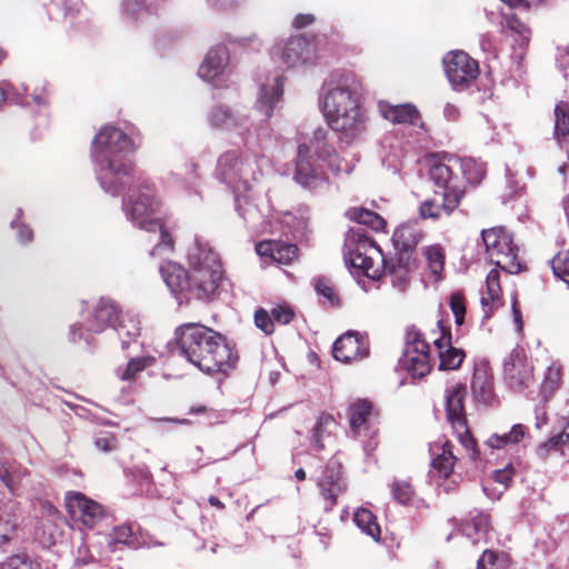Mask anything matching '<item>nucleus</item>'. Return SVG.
Listing matches in <instances>:
<instances>
[{"label":"nucleus","instance_id":"1","mask_svg":"<svg viewBox=\"0 0 569 569\" xmlns=\"http://www.w3.org/2000/svg\"><path fill=\"white\" fill-rule=\"evenodd\" d=\"M361 82L352 73H343L328 81L320 99L323 116L330 128L347 139H355L366 130L367 116L361 108Z\"/></svg>","mask_w":569,"mask_h":569},{"label":"nucleus","instance_id":"2","mask_svg":"<svg viewBox=\"0 0 569 569\" xmlns=\"http://www.w3.org/2000/svg\"><path fill=\"white\" fill-rule=\"evenodd\" d=\"M136 149L133 139L116 127L104 126L98 131L92 140L91 156L104 192L116 196L127 184L131 172L129 156Z\"/></svg>","mask_w":569,"mask_h":569},{"label":"nucleus","instance_id":"3","mask_svg":"<svg viewBox=\"0 0 569 569\" xmlns=\"http://www.w3.org/2000/svg\"><path fill=\"white\" fill-rule=\"evenodd\" d=\"M176 340L181 355L206 373L226 371L234 363L231 348L210 328L199 323H184L177 328Z\"/></svg>","mask_w":569,"mask_h":569},{"label":"nucleus","instance_id":"4","mask_svg":"<svg viewBox=\"0 0 569 569\" xmlns=\"http://www.w3.org/2000/svg\"><path fill=\"white\" fill-rule=\"evenodd\" d=\"M345 260L347 266L373 280L379 279L382 273L389 274L392 286L399 291H405L409 286V258L400 256L396 260L387 261L380 248L357 230H350L347 234Z\"/></svg>","mask_w":569,"mask_h":569},{"label":"nucleus","instance_id":"5","mask_svg":"<svg viewBox=\"0 0 569 569\" xmlns=\"http://www.w3.org/2000/svg\"><path fill=\"white\" fill-rule=\"evenodd\" d=\"M260 161L266 159L244 158L229 150L219 157L216 169L217 179L233 192L239 214L252 227H258L260 216L257 207L247 201V197L253 189V182L262 176Z\"/></svg>","mask_w":569,"mask_h":569},{"label":"nucleus","instance_id":"6","mask_svg":"<svg viewBox=\"0 0 569 569\" xmlns=\"http://www.w3.org/2000/svg\"><path fill=\"white\" fill-rule=\"evenodd\" d=\"M327 134L326 129L318 128L308 142L298 147L295 180L305 188L317 189L327 181L323 164L335 174L351 170L349 163L328 143Z\"/></svg>","mask_w":569,"mask_h":569},{"label":"nucleus","instance_id":"7","mask_svg":"<svg viewBox=\"0 0 569 569\" xmlns=\"http://www.w3.org/2000/svg\"><path fill=\"white\" fill-rule=\"evenodd\" d=\"M161 201L153 188L147 183L132 190L123 201V212L127 219L137 228L153 233L159 243L151 251L152 256L162 254L173 247L171 236L163 229L159 211Z\"/></svg>","mask_w":569,"mask_h":569},{"label":"nucleus","instance_id":"8","mask_svg":"<svg viewBox=\"0 0 569 569\" xmlns=\"http://www.w3.org/2000/svg\"><path fill=\"white\" fill-rule=\"evenodd\" d=\"M191 298L207 300L214 296L223 277L221 261L209 244L199 238L188 251Z\"/></svg>","mask_w":569,"mask_h":569},{"label":"nucleus","instance_id":"9","mask_svg":"<svg viewBox=\"0 0 569 569\" xmlns=\"http://www.w3.org/2000/svg\"><path fill=\"white\" fill-rule=\"evenodd\" d=\"M426 166L429 181L432 183L435 191L457 197L460 200L463 198L465 186L458 174V157L449 153L432 154L427 158Z\"/></svg>","mask_w":569,"mask_h":569},{"label":"nucleus","instance_id":"10","mask_svg":"<svg viewBox=\"0 0 569 569\" xmlns=\"http://www.w3.org/2000/svg\"><path fill=\"white\" fill-rule=\"evenodd\" d=\"M482 240L490 260L508 273H518L522 269L518 247L512 236L503 228L482 231Z\"/></svg>","mask_w":569,"mask_h":569},{"label":"nucleus","instance_id":"11","mask_svg":"<svg viewBox=\"0 0 569 569\" xmlns=\"http://www.w3.org/2000/svg\"><path fill=\"white\" fill-rule=\"evenodd\" d=\"M466 397V387L461 383L450 386L446 391V412L447 420L451 425L460 443L469 452L471 459H477L478 450L476 440L471 437L467 427L463 399Z\"/></svg>","mask_w":569,"mask_h":569},{"label":"nucleus","instance_id":"12","mask_svg":"<svg viewBox=\"0 0 569 569\" xmlns=\"http://www.w3.org/2000/svg\"><path fill=\"white\" fill-rule=\"evenodd\" d=\"M271 56L288 70L311 66L318 60L313 46L300 36L278 42L272 48Z\"/></svg>","mask_w":569,"mask_h":569},{"label":"nucleus","instance_id":"13","mask_svg":"<svg viewBox=\"0 0 569 569\" xmlns=\"http://www.w3.org/2000/svg\"><path fill=\"white\" fill-rule=\"evenodd\" d=\"M446 76L456 90L469 87L479 76V64L467 52L452 50L442 58Z\"/></svg>","mask_w":569,"mask_h":569},{"label":"nucleus","instance_id":"14","mask_svg":"<svg viewBox=\"0 0 569 569\" xmlns=\"http://www.w3.org/2000/svg\"><path fill=\"white\" fill-rule=\"evenodd\" d=\"M207 122L212 129L237 133L246 142L250 139V118L240 110L224 104H216L208 111Z\"/></svg>","mask_w":569,"mask_h":569},{"label":"nucleus","instance_id":"15","mask_svg":"<svg viewBox=\"0 0 569 569\" xmlns=\"http://www.w3.org/2000/svg\"><path fill=\"white\" fill-rule=\"evenodd\" d=\"M505 379L509 387L522 392L533 383V366L521 350H513L503 365Z\"/></svg>","mask_w":569,"mask_h":569},{"label":"nucleus","instance_id":"16","mask_svg":"<svg viewBox=\"0 0 569 569\" xmlns=\"http://www.w3.org/2000/svg\"><path fill=\"white\" fill-rule=\"evenodd\" d=\"M230 53L224 44L211 47L199 66L198 76L213 86L222 82L228 73Z\"/></svg>","mask_w":569,"mask_h":569},{"label":"nucleus","instance_id":"17","mask_svg":"<svg viewBox=\"0 0 569 569\" xmlns=\"http://www.w3.org/2000/svg\"><path fill=\"white\" fill-rule=\"evenodd\" d=\"M66 506L71 518L86 528H93L103 517L101 505L80 492H69Z\"/></svg>","mask_w":569,"mask_h":569},{"label":"nucleus","instance_id":"18","mask_svg":"<svg viewBox=\"0 0 569 569\" xmlns=\"http://www.w3.org/2000/svg\"><path fill=\"white\" fill-rule=\"evenodd\" d=\"M350 430L357 439H371L378 432L377 415L370 402L357 400L349 407Z\"/></svg>","mask_w":569,"mask_h":569},{"label":"nucleus","instance_id":"19","mask_svg":"<svg viewBox=\"0 0 569 569\" xmlns=\"http://www.w3.org/2000/svg\"><path fill=\"white\" fill-rule=\"evenodd\" d=\"M429 346L419 338L408 342L400 360L401 367L412 377L422 378L430 372Z\"/></svg>","mask_w":569,"mask_h":569},{"label":"nucleus","instance_id":"20","mask_svg":"<svg viewBox=\"0 0 569 569\" xmlns=\"http://www.w3.org/2000/svg\"><path fill=\"white\" fill-rule=\"evenodd\" d=\"M431 451L436 455V458L432 459V468L438 472L439 478L443 480L442 483L438 481V485L442 486L445 491L452 490L460 479L459 476L452 473L456 461L452 445L449 441H445L441 445L435 443L431 447Z\"/></svg>","mask_w":569,"mask_h":569},{"label":"nucleus","instance_id":"21","mask_svg":"<svg viewBox=\"0 0 569 569\" xmlns=\"http://www.w3.org/2000/svg\"><path fill=\"white\" fill-rule=\"evenodd\" d=\"M284 77L274 74L260 87L254 108L267 119L271 118L283 94Z\"/></svg>","mask_w":569,"mask_h":569},{"label":"nucleus","instance_id":"22","mask_svg":"<svg viewBox=\"0 0 569 569\" xmlns=\"http://www.w3.org/2000/svg\"><path fill=\"white\" fill-rule=\"evenodd\" d=\"M332 352L336 360L348 363L366 358L369 347L360 333L347 332L336 340Z\"/></svg>","mask_w":569,"mask_h":569},{"label":"nucleus","instance_id":"23","mask_svg":"<svg viewBox=\"0 0 569 569\" xmlns=\"http://www.w3.org/2000/svg\"><path fill=\"white\" fill-rule=\"evenodd\" d=\"M471 391L477 402L487 405L493 400V376L487 360L476 362L471 379Z\"/></svg>","mask_w":569,"mask_h":569},{"label":"nucleus","instance_id":"24","mask_svg":"<svg viewBox=\"0 0 569 569\" xmlns=\"http://www.w3.org/2000/svg\"><path fill=\"white\" fill-rule=\"evenodd\" d=\"M460 199L435 191L432 198L426 199L419 207V214L422 219L439 220L449 217L459 206Z\"/></svg>","mask_w":569,"mask_h":569},{"label":"nucleus","instance_id":"25","mask_svg":"<svg viewBox=\"0 0 569 569\" xmlns=\"http://www.w3.org/2000/svg\"><path fill=\"white\" fill-rule=\"evenodd\" d=\"M160 273L173 295H181L187 299L191 298L188 295L190 272L188 273L182 266L177 262L164 261L160 264Z\"/></svg>","mask_w":569,"mask_h":569},{"label":"nucleus","instance_id":"26","mask_svg":"<svg viewBox=\"0 0 569 569\" xmlns=\"http://www.w3.org/2000/svg\"><path fill=\"white\" fill-rule=\"evenodd\" d=\"M378 109L379 113L390 122L412 126L422 124L418 109L411 103L391 104L386 101H379Z\"/></svg>","mask_w":569,"mask_h":569},{"label":"nucleus","instance_id":"27","mask_svg":"<svg viewBox=\"0 0 569 569\" xmlns=\"http://www.w3.org/2000/svg\"><path fill=\"white\" fill-rule=\"evenodd\" d=\"M318 487L322 498L328 502L326 508L331 509L345 489L340 467L336 465L328 466L318 480Z\"/></svg>","mask_w":569,"mask_h":569},{"label":"nucleus","instance_id":"28","mask_svg":"<svg viewBox=\"0 0 569 569\" xmlns=\"http://www.w3.org/2000/svg\"><path fill=\"white\" fill-rule=\"evenodd\" d=\"M256 252L261 258L270 259L279 264H290L297 258V247L280 241H261L256 244Z\"/></svg>","mask_w":569,"mask_h":569},{"label":"nucleus","instance_id":"29","mask_svg":"<svg viewBox=\"0 0 569 569\" xmlns=\"http://www.w3.org/2000/svg\"><path fill=\"white\" fill-rule=\"evenodd\" d=\"M483 318H489L501 303L500 273L497 269L489 271L486 278V289L481 292Z\"/></svg>","mask_w":569,"mask_h":569},{"label":"nucleus","instance_id":"30","mask_svg":"<svg viewBox=\"0 0 569 569\" xmlns=\"http://www.w3.org/2000/svg\"><path fill=\"white\" fill-rule=\"evenodd\" d=\"M461 533L471 540L473 545L487 542L489 535V518L486 513L473 510L468 519L461 525Z\"/></svg>","mask_w":569,"mask_h":569},{"label":"nucleus","instance_id":"31","mask_svg":"<svg viewBox=\"0 0 569 569\" xmlns=\"http://www.w3.org/2000/svg\"><path fill=\"white\" fill-rule=\"evenodd\" d=\"M120 319L118 307L110 299H100L93 309L92 319L89 322V330L100 332L108 326H112Z\"/></svg>","mask_w":569,"mask_h":569},{"label":"nucleus","instance_id":"32","mask_svg":"<svg viewBox=\"0 0 569 569\" xmlns=\"http://www.w3.org/2000/svg\"><path fill=\"white\" fill-rule=\"evenodd\" d=\"M551 452L559 453L566 460L569 459V420L560 432L553 435L537 448V455L542 459Z\"/></svg>","mask_w":569,"mask_h":569},{"label":"nucleus","instance_id":"33","mask_svg":"<svg viewBox=\"0 0 569 569\" xmlns=\"http://www.w3.org/2000/svg\"><path fill=\"white\" fill-rule=\"evenodd\" d=\"M114 328L121 340L122 349L129 348L130 345L136 348L140 347V343L137 341V338L140 336V321L136 316L130 313L122 315Z\"/></svg>","mask_w":569,"mask_h":569},{"label":"nucleus","instance_id":"34","mask_svg":"<svg viewBox=\"0 0 569 569\" xmlns=\"http://www.w3.org/2000/svg\"><path fill=\"white\" fill-rule=\"evenodd\" d=\"M440 359V369L453 370L460 367L465 359V352L451 346L450 336L441 337L436 341Z\"/></svg>","mask_w":569,"mask_h":569},{"label":"nucleus","instance_id":"35","mask_svg":"<svg viewBox=\"0 0 569 569\" xmlns=\"http://www.w3.org/2000/svg\"><path fill=\"white\" fill-rule=\"evenodd\" d=\"M421 239L422 230L417 222L403 223L392 234L395 246L405 251L416 248Z\"/></svg>","mask_w":569,"mask_h":569},{"label":"nucleus","instance_id":"36","mask_svg":"<svg viewBox=\"0 0 569 569\" xmlns=\"http://www.w3.org/2000/svg\"><path fill=\"white\" fill-rule=\"evenodd\" d=\"M562 382V366L558 361H552L543 371L540 382V395L545 400L550 399L559 389Z\"/></svg>","mask_w":569,"mask_h":569},{"label":"nucleus","instance_id":"37","mask_svg":"<svg viewBox=\"0 0 569 569\" xmlns=\"http://www.w3.org/2000/svg\"><path fill=\"white\" fill-rule=\"evenodd\" d=\"M353 521L357 527L375 541L380 539V527L376 521L373 513L366 508H359L353 515Z\"/></svg>","mask_w":569,"mask_h":569},{"label":"nucleus","instance_id":"38","mask_svg":"<svg viewBox=\"0 0 569 569\" xmlns=\"http://www.w3.org/2000/svg\"><path fill=\"white\" fill-rule=\"evenodd\" d=\"M526 435V428L522 425H515L510 432L503 435H491L486 445L492 449H502L508 445L520 442Z\"/></svg>","mask_w":569,"mask_h":569},{"label":"nucleus","instance_id":"39","mask_svg":"<svg viewBox=\"0 0 569 569\" xmlns=\"http://www.w3.org/2000/svg\"><path fill=\"white\" fill-rule=\"evenodd\" d=\"M14 505L0 506V545L8 542L17 530Z\"/></svg>","mask_w":569,"mask_h":569},{"label":"nucleus","instance_id":"40","mask_svg":"<svg viewBox=\"0 0 569 569\" xmlns=\"http://www.w3.org/2000/svg\"><path fill=\"white\" fill-rule=\"evenodd\" d=\"M485 164L472 158H459L458 174L461 173L469 184H478L485 176Z\"/></svg>","mask_w":569,"mask_h":569},{"label":"nucleus","instance_id":"41","mask_svg":"<svg viewBox=\"0 0 569 569\" xmlns=\"http://www.w3.org/2000/svg\"><path fill=\"white\" fill-rule=\"evenodd\" d=\"M347 216L350 220H353L360 224L369 226L376 231L383 230L386 221L379 214L363 208H351L347 211Z\"/></svg>","mask_w":569,"mask_h":569},{"label":"nucleus","instance_id":"42","mask_svg":"<svg viewBox=\"0 0 569 569\" xmlns=\"http://www.w3.org/2000/svg\"><path fill=\"white\" fill-rule=\"evenodd\" d=\"M555 133L559 143L565 144L569 140V103L559 102L555 108Z\"/></svg>","mask_w":569,"mask_h":569},{"label":"nucleus","instance_id":"43","mask_svg":"<svg viewBox=\"0 0 569 569\" xmlns=\"http://www.w3.org/2000/svg\"><path fill=\"white\" fill-rule=\"evenodd\" d=\"M28 477V472L20 468L0 469V482L8 489L11 495H18L19 489Z\"/></svg>","mask_w":569,"mask_h":569},{"label":"nucleus","instance_id":"44","mask_svg":"<svg viewBox=\"0 0 569 569\" xmlns=\"http://www.w3.org/2000/svg\"><path fill=\"white\" fill-rule=\"evenodd\" d=\"M509 559L505 553H496L493 551H483L478 560V569H508Z\"/></svg>","mask_w":569,"mask_h":569},{"label":"nucleus","instance_id":"45","mask_svg":"<svg viewBox=\"0 0 569 569\" xmlns=\"http://www.w3.org/2000/svg\"><path fill=\"white\" fill-rule=\"evenodd\" d=\"M425 256L427 259L428 267L432 274L439 277L445 266L443 249L438 244L427 247L425 249Z\"/></svg>","mask_w":569,"mask_h":569},{"label":"nucleus","instance_id":"46","mask_svg":"<svg viewBox=\"0 0 569 569\" xmlns=\"http://www.w3.org/2000/svg\"><path fill=\"white\" fill-rule=\"evenodd\" d=\"M392 496L395 500L402 505H416L417 497L413 488L407 481H395L392 483Z\"/></svg>","mask_w":569,"mask_h":569},{"label":"nucleus","instance_id":"47","mask_svg":"<svg viewBox=\"0 0 569 569\" xmlns=\"http://www.w3.org/2000/svg\"><path fill=\"white\" fill-rule=\"evenodd\" d=\"M555 276L565 283H569V250L557 253L551 260Z\"/></svg>","mask_w":569,"mask_h":569},{"label":"nucleus","instance_id":"48","mask_svg":"<svg viewBox=\"0 0 569 569\" xmlns=\"http://www.w3.org/2000/svg\"><path fill=\"white\" fill-rule=\"evenodd\" d=\"M154 359L152 357H138L132 358L128 362L124 370L119 372V377L121 380H130L134 378L136 373L142 371L144 368L150 366Z\"/></svg>","mask_w":569,"mask_h":569},{"label":"nucleus","instance_id":"49","mask_svg":"<svg viewBox=\"0 0 569 569\" xmlns=\"http://www.w3.org/2000/svg\"><path fill=\"white\" fill-rule=\"evenodd\" d=\"M450 309L455 317V322L458 327L465 323L466 302L461 292L456 291L450 296Z\"/></svg>","mask_w":569,"mask_h":569},{"label":"nucleus","instance_id":"50","mask_svg":"<svg viewBox=\"0 0 569 569\" xmlns=\"http://www.w3.org/2000/svg\"><path fill=\"white\" fill-rule=\"evenodd\" d=\"M0 569H39V566L27 555H16L3 562Z\"/></svg>","mask_w":569,"mask_h":569},{"label":"nucleus","instance_id":"51","mask_svg":"<svg viewBox=\"0 0 569 569\" xmlns=\"http://www.w3.org/2000/svg\"><path fill=\"white\" fill-rule=\"evenodd\" d=\"M335 425H336L335 419L331 416H321L319 418V420L313 429V441H315V446L318 450L322 449L325 447V445L321 442L325 431L329 427L335 426Z\"/></svg>","mask_w":569,"mask_h":569},{"label":"nucleus","instance_id":"52","mask_svg":"<svg viewBox=\"0 0 569 569\" xmlns=\"http://www.w3.org/2000/svg\"><path fill=\"white\" fill-rule=\"evenodd\" d=\"M123 11L134 18L140 19L150 11V7L146 6L143 0H123Z\"/></svg>","mask_w":569,"mask_h":569},{"label":"nucleus","instance_id":"53","mask_svg":"<svg viewBox=\"0 0 569 569\" xmlns=\"http://www.w3.org/2000/svg\"><path fill=\"white\" fill-rule=\"evenodd\" d=\"M315 289L317 293L326 298L331 306L338 303V296L329 280L318 279L315 283Z\"/></svg>","mask_w":569,"mask_h":569},{"label":"nucleus","instance_id":"54","mask_svg":"<svg viewBox=\"0 0 569 569\" xmlns=\"http://www.w3.org/2000/svg\"><path fill=\"white\" fill-rule=\"evenodd\" d=\"M256 326L261 329L264 333L270 335L273 332V320L271 315L266 310L259 309L254 313Z\"/></svg>","mask_w":569,"mask_h":569},{"label":"nucleus","instance_id":"55","mask_svg":"<svg viewBox=\"0 0 569 569\" xmlns=\"http://www.w3.org/2000/svg\"><path fill=\"white\" fill-rule=\"evenodd\" d=\"M293 316L295 313L289 306L280 305L272 308L271 310L272 320L280 325L289 323L292 320Z\"/></svg>","mask_w":569,"mask_h":569},{"label":"nucleus","instance_id":"56","mask_svg":"<svg viewBox=\"0 0 569 569\" xmlns=\"http://www.w3.org/2000/svg\"><path fill=\"white\" fill-rule=\"evenodd\" d=\"M186 174H187V178L184 181L186 189L198 194L199 193V191L197 189V180L199 179L198 164L194 162L188 163L186 167Z\"/></svg>","mask_w":569,"mask_h":569},{"label":"nucleus","instance_id":"57","mask_svg":"<svg viewBox=\"0 0 569 569\" xmlns=\"http://www.w3.org/2000/svg\"><path fill=\"white\" fill-rule=\"evenodd\" d=\"M506 27L518 33L523 41H528L530 31L525 23L516 17H506Z\"/></svg>","mask_w":569,"mask_h":569},{"label":"nucleus","instance_id":"58","mask_svg":"<svg viewBox=\"0 0 569 569\" xmlns=\"http://www.w3.org/2000/svg\"><path fill=\"white\" fill-rule=\"evenodd\" d=\"M11 227L12 228H17V236H18V240L26 244V243H29L32 238H33V231L32 229L27 226V224H23V223H18L16 221H12L11 222Z\"/></svg>","mask_w":569,"mask_h":569},{"label":"nucleus","instance_id":"59","mask_svg":"<svg viewBox=\"0 0 569 569\" xmlns=\"http://www.w3.org/2000/svg\"><path fill=\"white\" fill-rule=\"evenodd\" d=\"M515 475V469L512 466H507L505 469L496 470L493 472V480L500 485H503L506 488L511 481Z\"/></svg>","mask_w":569,"mask_h":569},{"label":"nucleus","instance_id":"60","mask_svg":"<svg viewBox=\"0 0 569 569\" xmlns=\"http://www.w3.org/2000/svg\"><path fill=\"white\" fill-rule=\"evenodd\" d=\"M96 448L102 452L112 451L116 448V439L113 436L99 437L94 441Z\"/></svg>","mask_w":569,"mask_h":569},{"label":"nucleus","instance_id":"61","mask_svg":"<svg viewBox=\"0 0 569 569\" xmlns=\"http://www.w3.org/2000/svg\"><path fill=\"white\" fill-rule=\"evenodd\" d=\"M42 515L51 521L60 519L58 510L48 501L41 503Z\"/></svg>","mask_w":569,"mask_h":569},{"label":"nucleus","instance_id":"62","mask_svg":"<svg viewBox=\"0 0 569 569\" xmlns=\"http://www.w3.org/2000/svg\"><path fill=\"white\" fill-rule=\"evenodd\" d=\"M131 535V529L129 527H119L114 532V540L119 543H129L128 539Z\"/></svg>","mask_w":569,"mask_h":569},{"label":"nucleus","instance_id":"63","mask_svg":"<svg viewBox=\"0 0 569 569\" xmlns=\"http://www.w3.org/2000/svg\"><path fill=\"white\" fill-rule=\"evenodd\" d=\"M315 21V17L312 14H298L295 20H293V27L299 29V28H305L309 24H311L312 22Z\"/></svg>","mask_w":569,"mask_h":569},{"label":"nucleus","instance_id":"64","mask_svg":"<svg viewBox=\"0 0 569 569\" xmlns=\"http://www.w3.org/2000/svg\"><path fill=\"white\" fill-rule=\"evenodd\" d=\"M559 63L566 77H569V47L560 54Z\"/></svg>","mask_w":569,"mask_h":569}]
</instances>
